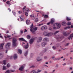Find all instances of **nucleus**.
Segmentation results:
<instances>
[{"label":"nucleus","mask_w":73,"mask_h":73,"mask_svg":"<svg viewBox=\"0 0 73 73\" xmlns=\"http://www.w3.org/2000/svg\"><path fill=\"white\" fill-rule=\"evenodd\" d=\"M18 13H19V14H21V13H22V11H18Z\"/></svg>","instance_id":"35"},{"label":"nucleus","mask_w":73,"mask_h":73,"mask_svg":"<svg viewBox=\"0 0 73 73\" xmlns=\"http://www.w3.org/2000/svg\"><path fill=\"white\" fill-rule=\"evenodd\" d=\"M35 70H32L31 72V73H32V72H33V73H36V71H35Z\"/></svg>","instance_id":"27"},{"label":"nucleus","mask_w":73,"mask_h":73,"mask_svg":"<svg viewBox=\"0 0 73 73\" xmlns=\"http://www.w3.org/2000/svg\"><path fill=\"white\" fill-rule=\"evenodd\" d=\"M66 65V63H64V64H62V65L63 66H65V65Z\"/></svg>","instance_id":"46"},{"label":"nucleus","mask_w":73,"mask_h":73,"mask_svg":"<svg viewBox=\"0 0 73 73\" xmlns=\"http://www.w3.org/2000/svg\"><path fill=\"white\" fill-rule=\"evenodd\" d=\"M4 43H2L0 45V49H2L3 48V46H4Z\"/></svg>","instance_id":"11"},{"label":"nucleus","mask_w":73,"mask_h":73,"mask_svg":"<svg viewBox=\"0 0 73 73\" xmlns=\"http://www.w3.org/2000/svg\"><path fill=\"white\" fill-rule=\"evenodd\" d=\"M60 27L61 25L60 23H55L53 25V28L54 29H57L60 28Z\"/></svg>","instance_id":"2"},{"label":"nucleus","mask_w":73,"mask_h":73,"mask_svg":"<svg viewBox=\"0 0 73 73\" xmlns=\"http://www.w3.org/2000/svg\"><path fill=\"white\" fill-rule=\"evenodd\" d=\"M43 24H43V23H42V24H40L38 25V26H41V25H43Z\"/></svg>","instance_id":"54"},{"label":"nucleus","mask_w":73,"mask_h":73,"mask_svg":"<svg viewBox=\"0 0 73 73\" xmlns=\"http://www.w3.org/2000/svg\"><path fill=\"white\" fill-rule=\"evenodd\" d=\"M48 58V57L47 56H45L44 57V60H45V59H47V58Z\"/></svg>","instance_id":"51"},{"label":"nucleus","mask_w":73,"mask_h":73,"mask_svg":"<svg viewBox=\"0 0 73 73\" xmlns=\"http://www.w3.org/2000/svg\"><path fill=\"white\" fill-rule=\"evenodd\" d=\"M0 38H3V37L1 35V34H0Z\"/></svg>","instance_id":"50"},{"label":"nucleus","mask_w":73,"mask_h":73,"mask_svg":"<svg viewBox=\"0 0 73 73\" xmlns=\"http://www.w3.org/2000/svg\"><path fill=\"white\" fill-rule=\"evenodd\" d=\"M12 12L14 16H16V12H15V11H13Z\"/></svg>","instance_id":"38"},{"label":"nucleus","mask_w":73,"mask_h":73,"mask_svg":"<svg viewBox=\"0 0 73 73\" xmlns=\"http://www.w3.org/2000/svg\"><path fill=\"white\" fill-rule=\"evenodd\" d=\"M26 32H27V30L26 29H25V31H24V33H25Z\"/></svg>","instance_id":"61"},{"label":"nucleus","mask_w":73,"mask_h":73,"mask_svg":"<svg viewBox=\"0 0 73 73\" xmlns=\"http://www.w3.org/2000/svg\"><path fill=\"white\" fill-rule=\"evenodd\" d=\"M70 70H72V67H71L69 69Z\"/></svg>","instance_id":"45"},{"label":"nucleus","mask_w":73,"mask_h":73,"mask_svg":"<svg viewBox=\"0 0 73 73\" xmlns=\"http://www.w3.org/2000/svg\"><path fill=\"white\" fill-rule=\"evenodd\" d=\"M52 58L53 59H54V58H55V56H53L52 57Z\"/></svg>","instance_id":"64"},{"label":"nucleus","mask_w":73,"mask_h":73,"mask_svg":"<svg viewBox=\"0 0 73 73\" xmlns=\"http://www.w3.org/2000/svg\"><path fill=\"white\" fill-rule=\"evenodd\" d=\"M36 46L37 47V48H38V47H40V44H36Z\"/></svg>","instance_id":"42"},{"label":"nucleus","mask_w":73,"mask_h":73,"mask_svg":"<svg viewBox=\"0 0 73 73\" xmlns=\"http://www.w3.org/2000/svg\"><path fill=\"white\" fill-rule=\"evenodd\" d=\"M56 68H58V64H56Z\"/></svg>","instance_id":"57"},{"label":"nucleus","mask_w":73,"mask_h":73,"mask_svg":"<svg viewBox=\"0 0 73 73\" xmlns=\"http://www.w3.org/2000/svg\"><path fill=\"white\" fill-rule=\"evenodd\" d=\"M13 58L14 60L17 58V54H14L13 56Z\"/></svg>","instance_id":"20"},{"label":"nucleus","mask_w":73,"mask_h":73,"mask_svg":"<svg viewBox=\"0 0 73 73\" xmlns=\"http://www.w3.org/2000/svg\"><path fill=\"white\" fill-rule=\"evenodd\" d=\"M71 28H73V25H72L71 26Z\"/></svg>","instance_id":"62"},{"label":"nucleus","mask_w":73,"mask_h":73,"mask_svg":"<svg viewBox=\"0 0 73 73\" xmlns=\"http://www.w3.org/2000/svg\"><path fill=\"white\" fill-rule=\"evenodd\" d=\"M25 15L27 17L28 16V13L27 12H25Z\"/></svg>","instance_id":"34"},{"label":"nucleus","mask_w":73,"mask_h":73,"mask_svg":"<svg viewBox=\"0 0 73 73\" xmlns=\"http://www.w3.org/2000/svg\"><path fill=\"white\" fill-rule=\"evenodd\" d=\"M37 72L38 73H40V72H41V70H37Z\"/></svg>","instance_id":"47"},{"label":"nucleus","mask_w":73,"mask_h":73,"mask_svg":"<svg viewBox=\"0 0 73 73\" xmlns=\"http://www.w3.org/2000/svg\"><path fill=\"white\" fill-rule=\"evenodd\" d=\"M19 40L20 41H26L23 38H19Z\"/></svg>","instance_id":"16"},{"label":"nucleus","mask_w":73,"mask_h":73,"mask_svg":"<svg viewBox=\"0 0 73 73\" xmlns=\"http://www.w3.org/2000/svg\"><path fill=\"white\" fill-rule=\"evenodd\" d=\"M10 72H15V70H10Z\"/></svg>","instance_id":"58"},{"label":"nucleus","mask_w":73,"mask_h":73,"mask_svg":"<svg viewBox=\"0 0 73 73\" xmlns=\"http://www.w3.org/2000/svg\"><path fill=\"white\" fill-rule=\"evenodd\" d=\"M1 56H2V54H0V59L1 58H2V57H1Z\"/></svg>","instance_id":"53"},{"label":"nucleus","mask_w":73,"mask_h":73,"mask_svg":"<svg viewBox=\"0 0 73 73\" xmlns=\"http://www.w3.org/2000/svg\"><path fill=\"white\" fill-rule=\"evenodd\" d=\"M10 73L11 72H10V71L9 70H7L5 72V73Z\"/></svg>","instance_id":"28"},{"label":"nucleus","mask_w":73,"mask_h":73,"mask_svg":"<svg viewBox=\"0 0 73 73\" xmlns=\"http://www.w3.org/2000/svg\"><path fill=\"white\" fill-rule=\"evenodd\" d=\"M3 70H5L6 69V67L4 66H3Z\"/></svg>","instance_id":"26"},{"label":"nucleus","mask_w":73,"mask_h":73,"mask_svg":"<svg viewBox=\"0 0 73 73\" xmlns=\"http://www.w3.org/2000/svg\"><path fill=\"white\" fill-rule=\"evenodd\" d=\"M62 25H63V26H66V22H62Z\"/></svg>","instance_id":"23"},{"label":"nucleus","mask_w":73,"mask_h":73,"mask_svg":"<svg viewBox=\"0 0 73 73\" xmlns=\"http://www.w3.org/2000/svg\"><path fill=\"white\" fill-rule=\"evenodd\" d=\"M3 64L4 65H5L6 64V61L5 60H3Z\"/></svg>","instance_id":"32"},{"label":"nucleus","mask_w":73,"mask_h":73,"mask_svg":"<svg viewBox=\"0 0 73 73\" xmlns=\"http://www.w3.org/2000/svg\"><path fill=\"white\" fill-rule=\"evenodd\" d=\"M18 53L19 54H21L22 53V50H21L20 49H19Z\"/></svg>","instance_id":"18"},{"label":"nucleus","mask_w":73,"mask_h":73,"mask_svg":"<svg viewBox=\"0 0 73 73\" xmlns=\"http://www.w3.org/2000/svg\"><path fill=\"white\" fill-rule=\"evenodd\" d=\"M54 21H55L54 19V18H52L51 19V21H50V22H49V23H47V24L48 25H50V23L51 24H53V23H54Z\"/></svg>","instance_id":"5"},{"label":"nucleus","mask_w":73,"mask_h":73,"mask_svg":"<svg viewBox=\"0 0 73 73\" xmlns=\"http://www.w3.org/2000/svg\"><path fill=\"white\" fill-rule=\"evenodd\" d=\"M47 28V27H46V26H42L41 27V29L43 30L46 29Z\"/></svg>","instance_id":"15"},{"label":"nucleus","mask_w":73,"mask_h":73,"mask_svg":"<svg viewBox=\"0 0 73 73\" xmlns=\"http://www.w3.org/2000/svg\"><path fill=\"white\" fill-rule=\"evenodd\" d=\"M38 21V19H36L35 20V22H37V21Z\"/></svg>","instance_id":"49"},{"label":"nucleus","mask_w":73,"mask_h":73,"mask_svg":"<svg viewBox=\"0 0 73 73\" xmlns=\"http://www.w3.org/2000/svg\"><path fill=\"white\" fill-rule=\"evenodd\" d=\"M58 32H59V31H56L54 33V35H56V34H57V33H58Z\"/></svg>","instance_id":"36"},{"label":"nucleus","mask_w":73,"mask_h":73,"mask_svg":"<svg viewBox=\"0 0 73 73\" xmlns=\"http://www.w3.org/2000/svg\"><path fill=\"white\" fill-rule=\"evenodd\" d=\"M6 4L8 5H9L10 4V1H7L6 2Z\"/></svg>","instance_id":"33"},{"label":"nucleus","mask_w":73,"mask_h":73,"mask_svg":"<svg viewBox=\"0 0 73 73\" xmlns=\"http://www.w3.org/2000/svg\"><path fill=\"white\" fill-rule=\"evenodd\" d=\"M46 44H47L46 43H45L44 42H42L41 44L42 46H44L46 45Z\"/></svg>","instance_id":"22"},{"label":"nucleus","mask_w":73,"mask_h":73,"mask_svg":"<svg viewBox=\"0 0 73 73\" xmlns=\"http://www.w3.org/2000/svg\"><path fill=\"white\" fill-rule=\"evenodd\" d=\"M28 51H27L25 53V56H27V54H28Z\"/></svg>","instance_id":"40"},{"label":"nucleus","mask_w":73,"mask_h":73,"mask_svg":"<svg viewBox=\"0 0 73 73\" xmlns=\"http://www.w3.org/2000/svg\"><path fill=\"white\" fill-rule=\"evenodd\" d=\"M19 17H20V18L21 19V21L23 20V18L24 17V15H21V17L20 16Z\"/></svg>","instance_id":"21"},{"label":"nucleus","mask_w":73,"mask_h":73,"mask_svg":"<svg viewBox=\"0 0 73 73\" xmlns=\"http://www.w3.org/2000/svg\"><path fill=\"white\" fill-rule=\"evenodd\" d=\"M52 48H53V49H56V47L53 46Z\"/></svg>","instance_id":"55"},{"label":"nucleus","mask_w":73,"mask_h":73,"mask_svg":"<svg viewBox=\"0 0 73 73\" xmlns=\"http://www.w3.org/2000/svg\"><path fill=\"white\" fill-rule=\"evenodd\" d=\"M24 47L26 49H28L29 48V44H28V43H27V44L25 46H24Z\"/></svg>","instance_id":"14"},{"label":"nucleus","mask_w":73,"mask_h":73,"mask_svg":"<svg viewBox=\"0 0 73 73\" xmlns=\"http://www.w3.org/2000/svg\"><path fill=\"white\" fill-rule=\"evenodd\" d=\"M47 51V49L45 48L44 50V52H46Z\"/></svg>","instance_id":"43"},{"label":"nucleus","mask_w":73,"mask_h":73,"mask_svg":"<svg viewBox=\"0 0 73 73\" xmlns=\"http://www.w3.org/2000/svg\"><path fill=\"white\" fill-rule=\"evenodd\" d=\"M10 46H11V43H7L5 46L6 49H9V47H10Z\"/></svg>","instance_id":"6"},{"label":"nucleus","mask_w":73,"mask_h":73,"mask_svg":"<svg viewBox=\"0 0 73 73\" xmlns=\"http://www.w3.org/2000/svg\"><path fill=\"white\" fill-rule=\"evenodd\" d=\"M73 37V33L71 34L70 35V36L69 37L68 39V40H70V39H71L72 40V38Z\"/></svg>","instance_id":"17"},{"label":"nucleus","mask_w":73,"mask_h":73,"mask_svg":"<svg viewBox=\"0 0 73 73\" xmlns=\"http://www.w3.org/2000/svg\"><path fill=\"white\" fill-rule=\"evenodd\" d=\"M69 43H68L66 44V46H68V45H69Z\"/></svg>","instance_id":"59"},{"label":"nucleus","mask_w":73,"mask_h":73,"mask_svg":"<svg viewBox=\"0 0 73 73\" xmlns=\"http://www.w3.org/2000/svg\"><path fill=\"white\" fill-rule=\"evenodd\" d=\"M35 66H31V68H35Z\"/></svg>","instance_id":"52"},{"label":"nucleus","mask_w":73,"mask_h":73,"mask_svg":"<svg viewBox=\"0 0 73 73\" xmlns=\"http://www.w3.org/2000/svg\"><path fill=\"white\" fill-rule=\"evenodd\" d=\"M25 66V64H24L19 69V70L21 71H23L24 68V67Z\"/></svg>","instance_id":"7"},{"label":"nucleus","mask_w":73,"mask_h":73,"mask_svg":"<svg viewBox=\"0 0 73 73\" xmlns=\"http://www.w3.org/2000/svg\"><path fill=\"white\" fill-rule=\"evenodd\" d=\"M42 37H40L38 38V40H37V42H40L42 40Z\"/></svg>","instance_id":"8"},{"label":"nucleus","mask_w":73,"mask_h":73,"mask_svg":"<svg viewBox=\"0 0 73 73\" xmlns=\"http://www.w3.org/2000/svg\"><path fill=\"white\" fill-rule=\"evenodd\" d=\"M53 60L54 61H56V60H58V58H56L55 59H54Z\"/></svg>","instance_id":"48"},{"label":"nucleus","mask_w":73,"mask_h":73,"mask_svg":"<svg viewBox=\"0 0 73 73\" xmlns=\"http://www.w3.org/2000/svg\"><path fill=\"white\" fill-rule=\"evenodd\" d=\"M33 24L32 23V25H31L30 27V28L31 29H30V31L33 34H35L36 33L35 32V31H36L37 30V28L35 27L33 28Z\"/></svg>","instance_id":"1"},{"label":"nucleus","mask_w":73,"mask_h":73,"mask_svg":"<svg viewBox=\"0 0 73 73\" xmlns=\"http://www.w3.org/2000/svg\"><path fill=\"white\" fill-rule=\"evenodd\" d=\"M7 68H9V67L11 66V65H10L9 64H8L7 65Z\"/></svg>","instance_id":"31"},{"label":"nucleus","mask_w":73,"mask_h":73,"mask_svg":"<svg viewBox=\"0 0 73 73\" xmlns=\"http://www.w3.org/2000/svg\"><path fill=\"white\" fill-rule=\"evenodd\" d=\"M52 35L53 33H50L47 34V33L46 32H44L43 33V35H44L45 36H47L48 37H49V36H52Z\"/></svg>","instance_id":"4"},{"label":"nucleus","mask_w":73,"mask_h":73,"mask_svg":"<svg viewBox=\"0 0 73 73\" xmlns=\"http://www.w3.org/2000/svg\"><path fill=\"white\" fill-rule=\"evenodd\" d=\"M30 17H33L34 16V15H31L30 16Z\"/></svg>","instance_id":"56"},{"label":"nucleus","mask_w":73,"mask_h":73,"mask_svg":"<svg viewBox=\"0 0 73 73\" xmlns=\"http://www.w3.org/2000/svg\"><path fill=\"white\" fill-rule=\"evenodd\" d=\"M27 38L28 39H30L31 38V36H30V35H28L27 36Z\"/></svg>","instance_id":"29"},{"label":"nucleus","mask_w":73,"mask_h":73,"mask_svg":"<svg viewBox=\"0 0 73 73\" xmlns=\"http://www.w3.org/2000/svg\"><path fill=\"white\" fill-rule=\"evenodd\" d=\"M70 26L66 27L64 28V29H70Z\"/></svg>","instance_id":"24"},{"label":"nucleus","mask_w":73,"mask_h":73,"mask_svg":"<svg viewBox=\"0 0 73 73\" xmlns=\"http://www.w3.org/2000/svg\"><path fill=\"white\" fill-rule=\"evenodd\" d=\"M36 60L37 61H42V59L40 58V57H38L36 58Z\"/></svg>","instance_id":"10"},{"label":"nucleus","mask_w":73,"mask_h":73,"mask_svg":"<svg viewBox=\"0 0 73 73\" xmlns=\"http://www.w3.org/2000/svg\"><path fill=\"white\" fill-rule=\"evenodd\" d=\"M8 10L9 11V12H11V9H10V8H8Z\"/></svg>","instance_id":"60"},{"label":"nucleus","mask_w":73,"mask_h":73,"mask_svg":"<svg viewBox=\"0 0 73 73\" xmlns=\"http://www.w3.org/2000/svg\"><path fill=\"white\" fill-rule=\"evenodd\" d=\"M25 11H26V12H29V10L28 9H25Z\"/></svg>","instance_id":"41"},{"label":"nucleus","mask_w":73,"mask_h":73,"mask_svg":"<svg viewBox=\"0 0 73 73\" xmlns=\"http://www.w3.org/2000/svg\"><path fill=\"white\" fill-rule=\"evenodd\" d=\"M44 17H48V15H45L44 16Z\"/></svg>","instance_id":"44"},{"label":"nucleus","mask_w":73,"mask_h":73,"mask_svg":"<svg viewBox=\"0 0 73 73\" xmlns=\"http://www.w3.org/2000/svg\"><path fill=\"white\" fill-rule=\"evenodd\" d=\"M72 25V23H71V22H68L67 23V25Z\"/></svg>","instance_id":"25"},{"label":"nucleus","mask_w":73,"mask_h":73,"mask_svg":"<svg viewBox=\"0 0 73 73\" xmlns=\"http://www.w3.org/2000/svg\"><path fill=\"white\" fill-rule=\"evenodd\" d=\"M26 8V6H25L23 8V12H25V8Z\"/></svg>","instance_id":"39"},{"label":"nucleus","mask_w":73,"mask_h":73,"mask_svg":"<svg viewBox=\"0 0 73 73\" xmlns=\"http://www.w3.org/2000/svg\"><path fill=\"white\" fill-rule=\"evenodd\" d=\"M43 41H49V38H45L43 39Z\"/></svg>","instance_id":"12"},{"label":"nucleus","mask_w":73,"mask_h":73,"mask_svg":"<svg viewBox=\"0 0 73 73\" xmlns=\"http://www.w3.org/2000/svg\"><path fill=\"white\" fill-rule=\"evenodd\" d=\"M26 24H27V25H29V24H31L30 21L29 20H26Z\"/></svg>","instance_id":"13"},{"label":"nucleus","mask_w":73,"mask_h":73,"mask_svg":"<svg viewBox=\"0 0 73 73\" xmlns=\"http://www.w3.org/2000/svg\"><path fill=\"white\" fill-rule=\"evenodd\" d=\"M66 19L67 21H69V20H71V19L70 18H69L68 17H66Z\"/></svg>","instance_id":"30"},{"label":"nucleus","mask_w":73,"mask_h":73,"mask_svg":"<svg viewBox=\"0 0 73 73\" xmlns=\"http://www.w3.org/2000/svg\"><path fill=\"white\" fill-rule=\"evenodd\" d=\"M7 37H6V36H5V38H9L10 37L8 35H7Z\"/></svg>","instance_id":"37"},{"label":"nucleus","mask_w":73,"mask_h":73,"mask_svg":"<svg viewBox=\"0 0 73 73\" xmlns=\"http://www.w3.org/2000/svg\"><path fill=\"white\" fill-rule=\"evenodd\" d=\"M17 40L16 39V38H14L13 39V44H12V47H16V46L17 45V44L16 43V41H17Z\"/></svg>","instance_id":"3"},{"label":"nucleus","mask_w":73,"mask_h":73,"mask_svg":"<svg viewBox=\"0 0 73 73\" xmlns=\"http://www.w3.org/2000/svg\"><path fill=\"white\" fill-rule=\"evenodd\" d=\"M45 64H46V65H48V62H46L45 63Z\"/></svg>","instance_id":"63"},{"label":"nucleus","mask_w":73,"mask_h":73,"mask_svg":"<svg viewBox=\"0 0 73 73\" xmlns=\"http://www.w3.org/2000/svg\"><path fill=\"white\" fill-rule=\"evenodd\" d=\"M34 42V39H31L29 41V43L30 44H33V43Z\"/></svg>","instance_id":"9"},{"label":"nucleus","mask_w":73,"mask_h":73,"mask_svg":"<svg viewBox=\"0 0 73 73\" xmlns=\"http://www.w3.org/2000/svg\"><path fill=\"white\" fill-rule=\"evenodd\" d=\"M69 34H70V33H68L67 32H64L63 33L64 35L65 36H66L67 35H69Z\"/></svg>","instance_id":"19"}]
</instances>
